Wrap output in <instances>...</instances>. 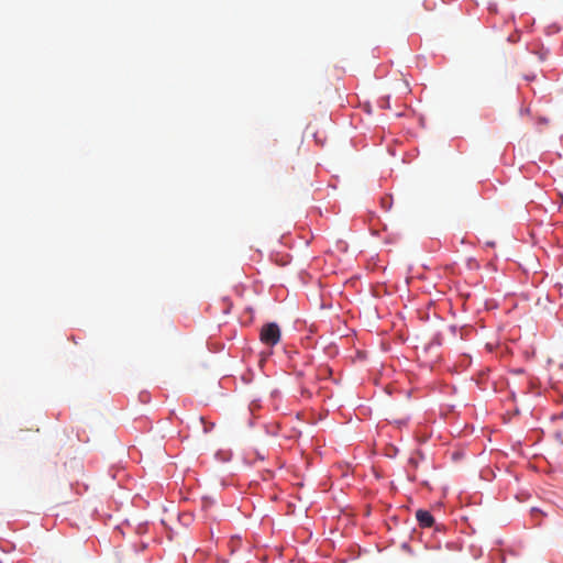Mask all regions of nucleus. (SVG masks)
Returning a JSON list of instances; mask_svg holds the SVG:
<instances>
[{
	"label": "nucleus",
	"mask_w": 563,
	"mask_h": 563,
	"mask_svg": "<svg viewBox=\"0 0 563 563\" xmlns=\"http://www.w3.org/2000/svg\"><path fill=\"white\" fill-rule=\"evenodd\" d=\"M199 421L203 424V431L205 432H209L213 428V426H214L213 423H210L209 426H207L206 420H205L203 417H200Z\"/></svg>",
	"instance_id": "7ed1b4c3"
},
{
	"label": "nucleus",
	"mask_w": 563,
	"mask_h": 563,
	"mask_svg": "<svg viewBox=\"0 0 563 563\" xmlns=\"http://www.w3.org/2000/svg\"><path fill=\"white\" fill-rule=\"evenodd\" d=\"M262 343L274 346L280 341V329L277 323L272 322L263 325L260 333Z\"/></svg>",
	"instance_id": "f257e3e1"
},
{
	"label": "nucleus",
	"mask_w": 563,
	"mask_h": 563,
	"mask_svg": "<svg viewBox=\"0 0 563 563\" xmlns=\"http://www.w3.org/2000/svg\"><path fill=\"white\" fill-rule=\"evenodd\" d=\"M416 519L421 528H431L434 525V518L428 510H417Z\"/></svg>",
	"instance_id": "f03ea898"
}]
</instances>
